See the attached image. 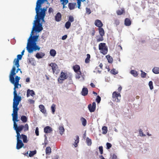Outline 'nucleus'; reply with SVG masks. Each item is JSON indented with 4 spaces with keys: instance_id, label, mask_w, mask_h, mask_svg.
Segmentation results:
<instances>
[{
    "instance_id": "f257e3e1",
    "label": "nucleus",
    "mask_w": 159,
    "mask_h": 159,
    "mask_svg": "<svg viewBox=\"0 0 159 159\" xmlns=\"http://www.w3.org/2000/svg\"><path fill=\"white\" fill-rule=\"evenodd\" d=\"M43 1V0H38L36 2L35 9L36 13L35 18L36 20L34 21V25L30 34L33 35L34 31L39 32L43 30L42 24L40 23V20H42L43 22H44V18L45 16V11H46V9L44 8H41V4Z\"/></svg>"
},
{
    "instance_id": "f03ea898",
    "label": "nucleus",
    "mask_w": 159,
    "mask_h": 159,
    "mask_svg": "<svg viewBox=\"0 0 159 159\" xmlns=\"http://www.w3.org/2000/svg\"><path fill=\"white\" fill-rule=\"evenodd\" d=\"M38 37L39 35L30 34L27 40L26 50H40V48L36 43Z\"/></svg>"
},
{
    "instance_id": "7ed1b4c3",
    "label": "nucleus",
    "mask_w": 159,
    "mask_h": 159,
    "mask_svg": "<svg viewBox=\"0 0 159 159\" xmlns=\"http://www.w3.org/2000/svg\"><path fill=\"white\" fill-rule=\"evenodd\" d=\"M21 99V97L18 95H14L13 104V111L12 114V120L14 122L18 121V111L19 108L18 106Z\"/></svg>"
},
{
    "instance_id": "20e7f679",
    "label": "nucleus",
    "mask_w": 159,
    "mask_h": 159,
    "mask_svg": "<svg viewBox=\"0 0 159 159\" xmlns=\"http://www.w3.org/2000/svg\"><path fill=\"white\" fill-rule=\"evenodd\" d=\"M16 70V67L13 66L11 71L9 75L10 81L14 86L13 92L14 96L17 95L16 89L18 88V86L19 85V80L20 79V77L16 76L15 78V81L14 76L16 74V73L15 72Z\"/></svg>"
},
{
    "instance_id": "39448f33",
    "label": "nucleus",
    "mask_w": 159,
    "mask_h": 159,
    "mask_svg": "<svg viewBox=\"0 0 159 159\" xmlns=\"http://www.w3.org/2000/svg\"><path fill=\"white\" fill-rule=\"evenodd\" d=\"M121 95L120 93L115 91L113 93L112 95V100L114 102H120Z\"/></svg>"
},
{
    "instance_id": "423d86ee",
    "label": "nucleus",
    "mask_w": 159,
    "mask_h": 159,
    "mask_svg": "<svg viewBox=\"0 0 159 159\" xmlns=\"http://www.w3.org/2000/svg\"><path fill=\"white\" fill-rule=\"evenodd\" d=\"M67 73L62 71L58 79V82L60 84H62L63 81L67 79L68 76Z\"/></svg>"
},
{
    "instance_id": "0eeeda50",
    "label": "nucleus",
    "mask_w": 159,
    "mask_h": 159,
    "mask_svg": "<svg viewBox=\"0 0 159 159\" xmlns=\"http://www.w3.org/2000/svg\"><path fill=\"white\" fill-rule=\"evenodd\" d=\"M49 66L52 67L53 74H58L60 72V70L58 66L55 63H51Z\"/></svg>"
},
{
    "instance_id": "6e6552de",
    "label": "nucleus",
    "mask_w": 159,
    "mask_h": 159,
    "mask_svg": "<svg viewBox=\"0 0 159 159\" xmlns=\"http://www.w3.org/2000/svg\"><path fill=\"white\" fill-rule=\"evenodd\" d=\"M21 139V137H17L16 148L18 150L20 149L24 146V144Z\"/></svg>"
},
{
    "instance_id": "1a4fd4ad",
    "label": "nucleus",
    "mask_w": 159,
    "mask_h": 159,
    "mask_svg": "<svg viewBox=\"0 0 159 159\" xmlns=\"http://www.w3.org/2000/svg\"><path fill=\"white\" fill-rule=\"evenodd\" d=\"M96 104L95 102L92 103V105L91 104H89L88 106V108L89 111L92 112L95 111L96 109Z\"/></svg>"
},
{
    "instance_id": "9d476101",
    "label": "nucleus",
    "mask_w": 159,
    "mask_h": 159,
    "mask_svg": "<svg viewBox=\"0 0 159 159\" xmlns=\"http://www.w3.org/2000/svg\"><path fill=\"white\" fill-rule=\"evenodd\" d=\"M24 126L23 125H20L18 126V127L16 130L17 134L16 136V137H21V135L20 134V132L23 130L24 128Z\"/></svg>"
},
{
    "instance_id": "9b49d317",
    "label": "nucleus",
    "mask_w": 159,
    "mask_h": 159,
    "mask_svg": "<svg viewBox=\"0 0 159 159\" xmlns=\"http://www.w3.org/2000/svg\"><path fill=\"white\" fill-rule=\"evenodd\" d=\"M99 50H108L107 47L105 43H101L99 44Z\"/></svg>"
},
{
    "instance_id": "f8f14e48",
    "label": "nucleus",
    "mask_w": 159,
    "mask_h": 159,
    "mask_svg": "<svg viewBox=\"0 0 159 159\" xmlns=\"http://www.w3.org/2000/svg\"><path fill=\"white\" fill-rule=\"evenodd\" d=\"M95 25L98 28L102 27L103 26V24L102 22L100 20L97 19L95 20Z\"/></svg>"
},
{
    "instance_id": "ddd939ff",
    "label": "nucleus",
    "mask_w": 159,
    "mask_h": 159,
    "mask_svg": "<svg viewBox=\"0 0 159 159\" xmlns=\"http://www.w3.org/2000/svg\"><path fill=\"white\" fill-rule=\"evenodd\" d=\"M35 93L34 91L32 90H30L28 89L27 92V97H28L30 96L33 97L35 95Z\"/></svg>"
},
{
    "instance_id": "4468645a",
    "label": "nucleus",
    "mask_w": 159,
    "mask_h": 159,
    "mask_svg": "<svg viewBox=\"0 0 159 159\" xmlns=\"http://www.w3.org/2000/svg\"><path fill=\"white\" fill-rule=\"evenodd\" d=\"M52 128L49 126H47L44 129V132L47 134L50 133L52 131Z\"/></svg>"
},
{
    "instance_id": "2eb2a0df",
    "label": "nucleus",
    "mask_w": 159,
    "mask_h": 159,
    "mask_svg": "<svg viewBox=\"0 0 159 159\" xmlns=\"http://www.w3.org/2000/svg\"><path fill=\"white\" fill-rule=\"evenodd\" d=\"M45 55V54L44 53L39 52L36 54L35 57L38 59H40L43 57Z\"/></svg>"
},
{
    "instance_id": "dca6fc26",
    "label": "nucleus",
    "mask_w": 159,
    "mask_h": 159,
    "mask_svg": "<svg viewBox=\"0 0 159 159\" xmlns=\"http://www.w3.org/2000/svg\"><path fill=\"white\" fill-rule=\"evenodd\" d=\"M61 18V15L60 12H58L55 16V20L56 21L59 22L60 21Z\"/></svg>"
},
{
    "instance_id": "f3484780",
    "label": "nucleus",
    "mask_w": 159,
    "mask_h": 159,
    "mask_svg": "<svg viewBox=\"0 0 159 159\" xmlns=\"http://www.w3.org/2000/svg\"><path fill=\"white\" fill-rule=\"evenodd\" d=\"M131 24V21L130 19L126 18L125 20V25L126 26H129Z\"/></svg>"
},
{
    "instance_id": "a211bd4d",
    "label": "nucleus",
    "mask_w": 159,
    "mask_h": 159,
    "mask_svg": "<svg viewBox=\"0 0 159 159\" xmlns=\"http://www.w3.org/2000/svg\"><path fill=\"white\" fill-rule=\"evenodd\" d=\"M88 89L87 88L84 87L81 92V94L83 96H85L87 95L88 93Z\"/></svg>"
},
{
    "instance_id": "6ab92c4d",
    "label": "nucleus",
    "mask_w": 159,
    "mask_h": 159,
    "mask_svg": "<svg viewBox=\"0 0 159 159\" xmlns=\"http://www.w3.org/2000/svg\"><path fill=\"white\" fill-rule=\"evenodd\" d=\"M39 107L40 109V111L43 114H45L46 113V110L44 106L41 104L39 105Z\"/></svg>"
},
{
    "instance_id": "aec40b11",
    "label": "nucleus",
    "mask_w": 159,
    "mask_h": 159,
    "mask_svg": "<svg viewBox=\"0 0 159 159\" xmlns=\"http://www.w3.org/2000/svg\"><path fill=\"white\" fill-rule=\"evenodd\" d=\"M21 138L23 140V141L24 143H27L28 142V140H27V138L26 135H24V134H21Z\"/></svg>"
},
{
    "instance_id": "412c9836",
    "label": "nucleus",
    "mask_w": 159,
    "mask_h": 159,
    "mask_svg": "<svg viewBox=\"0 0 159 159\" xmlns=\"http://www.w3.org/2000/svg\"><path fill=\"white\" fill-rule=\"evenodd\" d=\"M75 141L74 142V145L75 147H76L78 146L77 144L79 142V138L78 136H76L75 139Z\"/></svg>"
},
{
    "instance_id": "4be33fe9",
    "label": "nucleus",
    "mask_w": 159,
    "mask_h": 159,
    "mask_svg": "<svg viewBox=\"0 0 159 159\" xmlns=\"http://www.w3.org/2000/svg\"><path fill=\"white\" fill-rule=\"evenodd\" d=\"M99 34L100 36H103L105 35V32L104 29L102 27L98 28Z\"/></svg>"
},
{
    "instance_id": "5701e85b",
    "label": "nucleus",
    "mask_w": 159,
    "mask_h": 159,
    "mask_svg": "<svg viewBox=\"0 0 159 159\" xmlns=\"http://www.w3.org/2000/svg\"><path fill=\"white\" fill-rule=\"evenodd\" d=\"M73 69L75 72L78 71L80 70V66L78 65H75L73 67Z\"/></svg>"
},
{
    "instance_id": "b1692460",
    "label": "nucleus",
    "mask_w": 159,
    "mask_h": 159,
    "mask_svg": "<svg viewBox=\"0 0 159 159\" xmlns=\"http://www.w3.org/2000/svg\"><path fill=\"white\" fill-rule=\"evenodd\" d=\"M125 13V9L122 8L121 10H118L116 11V13L117 15H120Z\"/></svg>"
},
{
    "instance_id": "393cba45",
    "label": "nucleus",
    "mask_w": 159,
    "mask_h": 159,
    "mask_svg": "<svg viewBox=\"0 0 159 159\" xmlns=\"http://www.w3.org/2000/svg\"><path fill=\"white\" fill-rule=\"evenodd\" d=\"M75 3H70L68 5V7L70 10H73L75 8Z\"/></svg>"
},
{
    "instance_id": "a878e982",
    "label": "nucleus",
    "mask_w": 159,
    "mask_h": 159,
    "mask_svg": "<svg viewBox=\"0 0 159 159\" xmlns=\"http://www.w3.org/2000/svg\"><path fill=\"white\" fill-rule=\"evenodd\" d=\"M106 58L108 60V62L109 63H112L113 61L112 58L111 57L110 55H108L106 56Z\"/></svg>"
},
{
    "instance_id": "bb28decb",
    "label": "nucleus",
    "mask_w": 159,
    "mask_h": 159,
    "mask_svg": "<svg viewBox=\"0 0 159 159\" xmlns=\"http://www.w3.org/2000/svg\"><path fill=\"white\" fill-rule=\"evenodd\" d=\"M29 62L33 66H35V61L34 58H30L29 59Z\"/></svg>"
},
{
    "instance_id": "cd10ccee",
    "label": "nucleus",
    "mask_w": 159,
    "mask_h": 159,
    "mask_svg": "<svg viewBox=\"0 0 159 159\" xmlns=\"http://www.w3.org/2000/svg\"><path fill=\"white\" fill-rule=\"evenodd\" d=\"M59 129L60 134L61 135L63 134L65 131V129L63 127L61 126H60L59 127Z\"/></svg>"
},
{
    "instance_id": "c85d7f7f",
    "label": "nucleus",
    "mask_w": 159,
    "mask_h": 159,
    "mask_svg": "<svg viewBox=\"0 0 159 159\" xmlns=\"http://www.w3.org/2000/svg\"><path fill=\"white\" fill-rule=\"evenodd\" d=\"M80 120L82 122V125L84 126H85L87 123L86 120L83 117L81 118Z\"/></svg>"
},
{
    "instance_id": "c756f323",
    "label": "nucleus",
    "mask_w": 159,
    "mask_h": 159,
    "mask_svg": "<svg viewBox=\"0 0 159 159\" xmlns=\"http://www.w3.org/2000/svg\"><path fill=\"white\" fill-rule=\"evenodd\" d=\"M76 74V78L77 79H80L81 75V72L80 70L78 71H77L76 72H75Z\"/></svg>"
},
{
    "instance_id": "7c9ffc66",
    "label": "nucleus",
    "mask_w": 159,
    "mask_h": 159,
    "mask_svg": "<svg viewBox=\"0 0 159 159\" xmlns=\"http://www.w3.org/2000/svg\"><path fill=\"white\" fill-rule=\"evenodd\" d=\"M102 133L103 134H106L107 132V127L104 126L102 128Z\"/></svg>"
},
{
    "instance_id": "2f4dec72",
    "label": "nucleus",
    "mask_w": 159,
    "mask_h": 159,
    "mask_svg": "<svg viewBox=\"0 0 159 159\" xmlns=\"http://www.w3.org/2000/svg\"><path fill=\"white\" fill-rule=\"evenodd\" d=\"M51 152V149L50 147H48L46 148V154H49Z\"/></svg>"
},
{
    "instance_id": "473e14b6",
    "label": "nucleus",
    "mask_w": 159,
    "mask_h": 159,
    "mask_svg": "<svg viewBox=\"0 0 159 159\" xmlns=\"http://www.w3.org/2000/svg\"><path fill=\"white\" fill-rule=\"evenodd\" d=\"M153 72L155 74L159 73V68L157 67H155L152 69Z\"/></svg>"
},
{
    "instance_id": "72a5a7b5",
    "label": "nucleus",
    "mask_w": 159,
    "mask_h": 159,
    "mask_svg": "<svg viewBox=\"0 0 159 159\" xmlns=\"http://www.w3.org/2000/svg\"><path fill=\"white\" fill-rule=\"evenodd\" d=\"M86 143L88 146H91L92 144L91 139H90L89 138L87 137L86 139Z\"/></svg>"
},
{
    "instance_id": "f704fd0d",
    "label": "nucleus",
    "mask_w": 159,
    "mask_h": 159,
    "mask_svg": "<svg viewBox=\"0 0 159 159\" xmlns=\"http://www.w3.org/2000/svg\"><path fill=\"white\" fill-rule=\"evenodd\" d=\"M90 54H88L87 55V57L85 59V62L86 63H88L90 61Z\"/></svg>"
},
{
    "instance_id": "c9c22d12",
    "label": "nucleus",
    "mask_w": 159,
    "mask_h": 159,
    "mask_svg": "<svg viewBox=\"0 0 159 159\" xmlns=\"http://www.w3.org/2000/svg\"><path fill=\"white\" fill-rule=\"evenodd\" d=\"M21 120L23 122H26L27 121V118L25 116H22L21 117Z\"/></svg>"
},
{
    "instance_id": "e433bc0d",
    "label": "nucleus",
    "mask_w": 159,
    "mask_h": 159,
    "mask_svg": "<svg viewBox=\"0 0 159 159\" xmlns=\"http://www.w3.org/2000/svg\"><path fill=\"white\" fill-rule=\"evenodd\" d=\"M71 23L69 21H67L66 22L65 25V26L66 28L67 29H69L71 26Z\"/></svg>"
},
{
    "instance_id": "4c0bfd02",
    "label": "nucleus",
    "mask_w": 159,
    "mask_h": 159,
    "mask_svg": "<svg viewBox=\"0 0 159 159\" xmlns=\"http://www.w3.org/2000/svg\"><path fill=\"white\" fill-rule=\"evenodd\" d=\"M36 153V150L30 151V153L29 154V156L30 157H32Z\"/></svg>"
},
{
    "instance_id": "58836bf2",
    "label": "nucleus",
    "mask_w": 159,
    "mask_h": 159,
    "mask_svg": "<svg viewBox=\"0 0 159 159\" xmlns=\"http://www.w3.org/2000/svg\"><path fill=\"white\" fill-rule=\"evenodd\" d=\"M14 62H15V65L16 66L17 68H18L20 66L19 64V60H18V59H15L14 60Z\"/></svg>"
},
{
    "instance_id": "ea45409f",
    "label": "nucleus",
    "mask_w": 159,
    "mask_h": 159,
    "mask_svg": "<svg viewBox=\"0 0 159 159\" xmlns=\"http://www.w3.org/2000/svg\"><path fill=\"white\" fill-rule=\"evenodd\" d=\"M130 73L135 77L137 76L138 75L137 72L134 70H131L130 71Z\"/></svg>"
},
{
    "instance_id": "a19ab883",
    "label": "nucleus",
    "mask_w": 159,
    "mask_h": 159,
    "mask_svg": "<svg viewBox=\"0 0 159 159\" xmlns=\"http://www.w3.org/2000/svg\"><path fill=\"white\" fill-rule=\"evenodd\" d=\"M56 107V105L54 104H52V105L51 107L52 111L53 114H54L55 112V109Z\"/></svg>"
},
{
    "instance_id": "79ce46f5",
    "label": "nucleus",
    "mask_w": 159,
    "mask_h": 159,
    "mask_svg": "<svg viewBox=\"0 0 159 159\" xmlns=\"http://www.w3.org/2000/svg\"><path fill=\"white\" fill-rule=\"evenodd\" d=\"M61 2H62L61 4L63 5V7H64L66 5L67 3L68 2V0H60Z\"/></svg>"
},
{
    "instance_id": "37998d69",
    "label": "nucleus",
    "mask_w": 159,
    "mask_h": 159,
    "mask_svg": "<svg viewBox=\"0 0 159 159\" xmlns=\"http://www.w3.org/2000/svg\"><path fill=\"white\" fill-rule=\"evenodd\" d=\"M50 54L52 57H54L56 53V50H50Z\"/></svg>"
},
{
    "instance_id": "c03bdc74",
    "label": "nucleus",
    "mask_w": 159,
    "mask_h": 159,
    "mask_svg": "<svg viewBox=\"0 0 159 159\" xmlns=\"http://www.w3.org/2000/svg\"><path fill=\"white\" fill-rule=\"evenodd\" d=\"M111 74L113 75H116L118 73V71L116 70L115 69H113L111 71Z\"/></svg>"
},
{
    "instance_id": "a18cd8bd",
    "label": "nucleus",
    "mask_w": 159,
    "mask_h": 159,
    "mask_svg": "<svg viewBox=\"0 0 159 159\" xmlns=\"http://www.w3.org/2000/svg\"><path fill=\"white\" fill-rule=\"evenodd\" d=\"M77 3H78V7L79 9H80V6L81 5V1L84 2L85 0H77Z\"/></svg>"
},
{
    "instance_id": "49530a36",
    "label": "nucleus",
    "mask_w": 159,
    "mask_h": 159,
    "mask_svg": "<svg viewBox=\"0 0 159 159\" xmlns=\"http://www.w3.org/2000/svg\"><path fill=\"white\" fill-rule=\"evenodd\" d=\"M74 21V18L73 16H70L69 17V19H68V21H69L70 22H73Z\"/></svg>"
},
{
    "instance_id": "de8ad7c7",
    "label": "nucleus",
    "mask_w": 159,
    "mask_h": 159,
    "mask_svg": "<svg viewBox=\"0 0 159 159\" xmlns=\"http://www.w3.org/2000/svg\"><path fill=\"white\" fill-rule=\"evenodd\" d=\"M103 36H100L97 39V42H98L100 41H102L103 40Z\"/></svg>"
},
{
    "instance_id": "09e8293b",
    "label": "nucleus",
    "mask_w": 159,
    "mask_h": 159,
    "mask_svg": "<svg viewBox=\"0 0 159 159\" xmlns=\"http://www.w3.org/2000/svg\"><path fill=\"white\" fill-rule=\"evenodd\" d=\"M149 85L150 87V88L151 89H152L153 88V83L152 81H150L149 82Z\"/></svg>"
},
{
    "instance_id": "8fccbe9b",
    "label": "nucleus",
    "mask_w": 159,
    "mask_h": 159,
    "mask_svg": "<svg viewBox=\"0 0 159 159\" xmlns=\"http://www.w3.org/2000/svg\"><path fill=\"white\" fill-rule=\"evenodd\" d=\"M147 74L143 71H141V76L143 78H144L146 77Z\"/></svg>"
},
{
    "instance_id": "3c124183",
    "label": "nucleus",
    "mask_w": 159,
    "mask_h": 159,
    "mask_svg": "<svg viewBox=\"0 0 159 159\" xmlns=\"http://www.w3.org/2000/svg\"><path fill=\"white\" fill-rule=\"evenodd\" d=\"M101 100V98L98 95L97 96V98H96V100L98 103H99L100 102Z\"/></svg>"
},
{
    "instance_id": "603ef678",
    "label": "nucleus",
    "mask_w": 159,
    "mask_h": 159,
    "mask_svg": "<svg viewBox=\"0 0 159 159\" xmlns=\"http://www.w3.org/2000/svg\"><path fill=\"white\" fill-rule=\"evenodd\" d=\"M24 130L25 131L28 130H29V126L27 124H26L24 126Z\"/></svg>"
},
{
    "instance_id": "864d4df0",
    "label": "nucleus",
    "mask_w": 159,
    "mask_h": 159,
    "mask_svg": "<svg viewBox=\"0 0 159 159\" xmlns=\"http://www.w3.org/2000/svg\"><path fill=\"white\" fill-rule=\"evenodd\" d=\"M107 147V148L108 149H109L112 147V145L109 143H106Z\"/></svg>"
},
{
    "instance_id": "5fc2aeb1",
    "label": "nucleus",
    "mask_w": 159,
    "mask_h": 159,
    "mask_svg": "<svg viewBox=\"0 0 159 159\" xmlns=\"http://www.w3.org/2000/svg\"><path fill=\"white\" fill-rule=\"evenodd\" d=\"M99 149L101 154H102L103 152V147L102 146H100L99 147Z\"/></svg>"
},
{
    "instance_id": "6e6d98bb",
    "label": "nucleus",
    "mask_w": 159,
    "mask_h": 159,
    "mask_svg": "<svg viewBox=\"0 0 159 159\" xmlns=\"http://www.w3.org/2000/svg\"><path fill=\"white\" fill-rule=\"evenodd\" d=\"M18 127V125H17V124L16 123V122H14L13 128H14V130H16V129H17V128Z\"/></svg>"
},
{
    "instance_id": "4d7b16f0",
    "label": "nucleus",
    "mask_w": 159,
    "mask_h": 159,
    "mask_svg": "<svg viewBox=\"0 0 159 159\" xmlns=\"http://www.w3.org/2000/svg\"><path fill=\"white\" fill-rule=\"evenodd\" d=\"M139 132L140 134V135L141 136H145V134H144L142 130L141 129H140L139 130Z\"/></svg>"
},
{
    "instance_id": "13d9d810",
    "label": "nucleus",
    "mask_w": 159,
    "mask_h": 159,
    "mask_svg": "<svg viewBox=\"0 0 159 159\" xmlns=\"http://www.w3.org/2000/svg\"><path fill=\"white\" fill-rule=\"evenodd\" d=\"M35 133L37 136H39V128L38 127H37L36 128L35 130Z\"/></svg>"
},
{
    "instance_id": "bf43d9fd",
    "label": "nucleus",
    "mask_w": 159,
    "mask_h": 159,
    "mask_svg": "<svg viewBox=\"0 0 159 159\" xmlns=\"http://www.w3.org/2000/svg\"><path fill=\"white\" fill-rule=\"evenodd\" d=\"M86 12L87 14L89 15L91 13V11L89 8H86Z\"/></svg>"
},
{
    "instance_id": "052dcab7",
    "label": "nucleus",
    "mask_w": 159,
    "mask_h": 159,
    "mask_svg": "<svg viewBox=\"0 0 159 159\" xmlns=\"http://www.w3.org/2000/svg\"><path fill=\"white\" fill-rule=\"evenodd\" d=\"M108 50H100L101 52L103 55H106L107 52Z\"/></svg>"
},
{
    "instance_id": "680f3d73",
    "label": "nucleus",
    "mask_w": 159,
    "mask_h": 159,
    "mask_svg": "<svg viewBox=\"0 0 159 159\" xmlns=\"http://www.w3.org/2000/svg\"><path fill=\"white\" fill-rule=\"evenodd\" d=\"M28 101L30 104H34V101L30 99H28Z\"/></svg>"
},
{
    "instance_id": "e2e57ef3",
    "label": "nucleus",
    "mask_w": 159,
    "mask_h": 159,
    "mask_svg": "<svg viewBox=\"0 0 159 159\" xmlns=\"http://www.w3.org/2000/svg\"><path fill=\"white\" fill-rule=\"evenodd\" d=\"M22 55L19 54L17 56V58L16 59L21 60L22 58Z\"/></svg>"
},
{
    "instance_id": "0e129e2a",
    "label": "nucleus",
    "mask_w": 159,
    "mask_h": 159,
    "mask_svg": "<svg viewBox=\"0 0 159 159\" xmlns=\"http://www.w3.org/2000/svg\"><path fill=\"white\" fill-rule=\"evenodd\" d=\"M95 33V30L94 28H93L92 30L91 35L92 36L94 35Z\"/></svg>"
},
{
    "instance_id": "69168bd1",
    "label": "nucleus",
    "mask_w": 159,
    "mask_h": 159,
    "mask_svg": "<svg viewBox=\"0 0 159 159\" xmlns=\"http://www.w3.org/2000/svg\"><path fill=\"white\" fill-rule=\"evenodd\" d=\"M67 36L66 35H65L62 37L61 39L63 40H65L67 38Z\"/></svg>"
},
{
    "instance_id": "338daca9",
    "label": "nucleus",
    "mask_w": 159,
    "mask_h": 159,
    "mask_svg": "<svg viewBox=\"0 0 159 159\" xmlns=\"http://www.w3.org/2000/svg\"><path fill=\"white\" fill-rule=\"evenodd\" d=\"M53 10L52 7H50L48 10V12L49 13H51L53 12Z\"/></svg>"
},
{
    "instance_id": "774afa93",
    "label": "nucleus",
    "mask_w": 159,
    "mask_h": 159,
    "mask_svg": "<svg viewBox=\"0 0 159 159\" xmlns=\"http://www.w3.org/2000/svg\"><path fill=\"white\" fill-rule=\"evenodd\" d=\"M117 156L116 155L113 154L112 157V159H116Z\"/></svg>"
}]
</instances>
